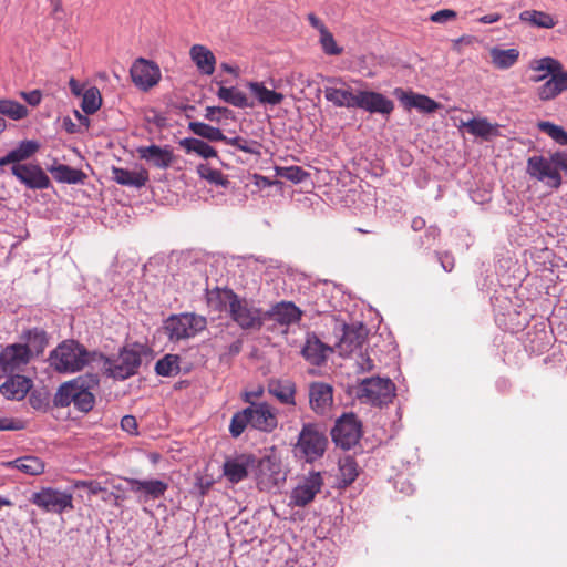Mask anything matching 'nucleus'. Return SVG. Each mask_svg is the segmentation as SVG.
Instances as JSON below:
<instances>
[{"mask_svg": "<svg viewBox=\"0 0 567 567\" xmlns=\"http://www.w3.org/2000/svg\"><path fill=\"white\" fill-rule=\"evenodd\" d=\"M206 326V318L195 313L173 315L164 322L169 340L174 341L193 338L205 330Z\"/></svg>", "mask_w": 567, "mask_h": 567, "instance_id": "nucleus-8", "label": "nucleus"}, {"mask_svg": "<svg viewBox=\"0 0 567 567\" xmlns=\"http://www.w3.org/2000/svg\"><path fill=\"white\" fill-rule=\"evenodd\" d=\"M248 87L261 104L278 105L284 100V94L267 89L261 82H249Z\"/></svg>", "mask_w": 567, "mask_h": 567, "instance_id": "nucleus-39", "label": "nucleus"}, {"mask_svg": "<svg viewBox=\"0 0 567 567\" xmlns=\"http://www.w3.org/2000/svg\"><path fill=\"white\" fill-rule=\"evenodd\" d=\"M121 427L130 434H137V421L133 415H125L121 420Z\"/></svg>", "mask_w": 567, "mask_h": 567, "instance_id": "nucleus-61", "label": "nucleus"}, {"mask_svg": "<svg viewBox=\"0 0 567 567\" xmlns=\"http://www.w3.org/2000/svg\"><path fill=\"white\" fill-rule=\"evenodd\" d=\"M179 357L166 354L155 364V372L161 377H173L179 373Z\"/></svg>", "mask_w": 567, "mask_h": 567, "instance_id": "nucleus-45", "label": "nucleus"}, {"mask_svg": "<svg viewBox=\"0 0 567 567\" xmlns=\"http://www.w3.org/2000/svg\"><path fill=\"white\" fill-rule=\"evenodd\" d=\"M144 352L143 346L133 343L123 347L115 359H111L102 353V359L97 360V365L104 369L113 379L126 380L137 374Z\"/></svg>", "mask_w": 567, "mask_h": 567, "instance_id": "nucleus-6", "label": "nucleus"}, {"mask_svg": "<svg viewBox=\"0 0 567 567\" xmlns=\"http://www.w3.org/2000/svg\"><path fill=\"white\" fill-rule=\"evenodd\" d=\"M320 44L323 52L328 55H339L343 52V49L337 44L333 34L329 30H322Z\"/></svg>", "mask_w": 567, "mask_h": 567, "instance_id": "nucleus-53", "label": "nucleus"}, {"mask_svg": "<svg viewBox=\"0 0 567 567\" xmlns=\"http://www.w3.org/2000/svg\"><path fill=\"white\" fill-rule=\"evenodd\" d=\"M331 85L324 87V97L336 107L353 109L357 103V92L341 78H327Z\"/></svg>", "mask_w": 567, "mask_h": 567, "instance_id": "nucleus-15", "label": "nucleus"}, {"mask_svg": "<svg viewBox=\"0 0 567 567\" xmlns=\"http://www.w3.org/2000/svg\"><path fill=\"white\" fill-rule=\"evenodd\" d=\"M495 386L498 392L507 393L512 388V383H511L509 379H507L505 377H501L496 380Z\"/></svg>", "mask_w": 567, "mask_h": 567, "instance_id": "nucleus-62", "label": "nucleus"}, {"mask_svg": "<svg viewBox=\"0 0 567 567\" xmlns=\"http://www.w3.org/2000/svg\"><path fill=\"white\" fill-rule=\"evenodd\" d=\"M328 439L315 423H305L299 433L293 452L297 457L312 463L322 457L326 452Z\"/></svg>", "mask_w": 567, "mask_h": 567, "instance_id": "nucleus-7", "label": "nucleus"}, {"mask_svg": "<svg viewBox=\"0 0 567 567\" xmlns=\"http://www.w3.org/2000/svg\"><path fill=\"white\" fill-rule=\"evenodd\" d=\"M368 336V330L362 323L344 324L342 336L337 344L341 355H348L360 349Z\"/></svg>", "mask_w": 567, "mask_h": 567, "instance_id": "nucleus-24", "label": "nucleus"}, {"mask_svg": "<svg viewBox=\"0 0 567 567\" xmlns=\"http://www.w3.org/2000/svg\"><path fill=\"white\" fill-rule=\"evenodd\" d=\"M9 378L0 385V393L7 400L21 401L31 391L32 380L21 374H10Z\"/></svg>", "mask_w": 567, "mask_h": 567, "instance_id": "nucleus-26", "label": "nucleus"}, {"mask_svg": "<svg viewBox=\"0 0 567 567\" xmlns=\"http://www.w3.org/2000/svg\"><path fill=\"white\" fill-rule=\"evenodd\" d=\"M230 113V111L227 107L223 106H207L205 118L208 121H220V116L227 117V115Z\"/></svg>", "mask_w": 567, "mask_h": 567, "instance_id": "nucleus-56", "label": "nucleus"}, {"mask_svg": "<svg viewBox=\"0 0 567 567\" xmlns=\"http://www.w3.org/2000/svg\"><path fill=\"white\" fill-rule=\"evenodd\" d=\"M189 55L202 73L207 75L214 73L216 59L214 53L205 45L194 44L189 50Z\"/></svg>", "mask_w": 567, "mask_h": 567, "instance_id": "nucleus-34", "label": "nucleus"}, {"mask_svg": "<svg viewBox=\"0 0 567 567\" xmlns=\"http://www.w3.org/2000/svg\"><path fill=\"white\" fill-rule=\"evenodd\" d=\"M537 127L557 144L567 145V132L561 126L548 121H540L537 123Z\"/></svg>", "mask_w": 567, "mask_h": 567, "instance_id": "nucleus-49", "label": "nucleus"}, {"mask_svg": "<svg viewBox=\"0 0 567 567\" xmlns=\"http://www.w3.org/2000/svg\"><path fill=\"white\" fill-rule=\"evenodd\" d=\"M223 142L227 145L235 146L236 148L251 155H260L261 144L254 140H247L243 136L228 137L225 135Z\"/></svg>", "mask_w": 567, "mask_h": 567, "instance_id": "nucleus-47", "label": "nucleus"}, {"mask_svg": "<svg viewBox=\"0 0 567 567\" xmlns=\"http://www.w3.org/2000/svg\"><path fill=\"white\" fill-rule=\"evenodd\" d=\"M76 487L85 488L92 495H96L105 491L102 484L96 481H80L76 483Z\"/></svg>", "mask_w": 567, "mask_h": 567, "instance_id": "nucleus-60", "label": "nucleus"}, {"mask_svg": "<svg viewBox=\"0 0 567 567\" xmlns=\"http://www.w3.org/2000/svg\"><path fill=\"white\" fill-rule=\"evenodd\" d=\"M11 174L29 189H47L51 181L39 164L24 163L23 165L11 166Z\"/></svg>", "mask_w": 567, "mask_h": 567, "instance_id": "nucleus-13", "label": "nucleus"}, {"mask_svg": "<svg viewBox=\"0 0 567 567\" xmlns=\"http://www.w3.org/2000/svg\"><path fill=\"white\" fill-rule=\"evenodd\" d=\"M136 153L141 159L159 169L168 168L174 162L173 148L169 145L140 146L136 148Z\"/></svg>", "mask_w": 567, "mask_h": 567, "instance_id": "nucleus-23", "label": "nucleus"}, {"mask_svg": "<svg viewBox=\"0 0 567 567\" xmlns=\"http://www.w3.org/2000/svg\"><path fill=\"white\" fill-rule=\"evenodd\" d=\"M50 393L44 388L30 392L29 404L37 411L47 412L50 408Z\"/></svg>", "mask_w": 567, "mask_h": 567, "instance_id": "nucleus-51", "label": "nucleus"}, {"mask_svg": "<svg viewBox=\"0 0 567 567\" xmlns=\"http://www.w3.org/2000/svg\"><path fill=\"white\" fill-rule=\"evenodd\" d=\"M435 256L441 264V267L446 271L451 272L455 267L454 256L447 251L441 252L435 251Z\"/></svg>", "mask_w": 567, "mask_h": 567, "instance_id": "nucleus-57", "label": "nucleus"}, {"mask_svg": "<svg viewBox=\"0 0 567 567\" xmlns=\"http://www.w3.org/2000/svg\"><path fill=\"white\" fill-rule=\"evenodd\" d=\"M374 368V363L372 359L367 355H361V362H359V371L360 372H369Z\"/></svg>", "mask_w": 567, "mask_h": 567, "instance_id": "nucleus-63", "label": "nucleus"}, {"mask_svg": "<svg viewBox=\"0 0 567 567\" xmlns=\"http://www.w3.org/2000/svg\"><path fill=\"white\" fill-rule=\"evenodd\" d=\"M308 21L311 24V27H313L315 29H317L320 32V34L322 33V30L323 31L328 30L326 28V25L323 24V22L317 16H315L313 13H310L308 16Z\"/></svg>", "mask_w": 567, "mask_h": 567, "instance_id": "nucleus-64", "label": "nucleus"}, {"mask_svg": "<svg viewBox=\"0 0 567 567\" xmlns=\"http://www.w3.org/2000/svg\"><path fill=\"white\" fill-rule=\"evenodd\" d=\"M102 353L87 351L84 346L74 340L63 341L50 353V364L61 373L81 371L84 367L96 363Z\"/></svg>", "mask_w": 567, "mask_h": 567, "instance_id": "nucleus-3", "label": "nucleus"}, {"mask_svg": "<svg viewBox=\"0 0 567 567\" xmlns=\"http://www.w3.org/2000/svg\"><path fill=\"white\" fill-rule=\"evenodd\" d=\"M340 480L344 486L352 484L359 475V466L352 456L339 460Z\"/></svg>", "mask_w": 567, "mask_h": 567, "instance_id": "nucleus-44", "label": "nucleus"}, {"mask_svg": "<svg viewBox=\"0 0 567 567\" xmlns=\"http://www.w3.org/2000/svg\"><path fill=\"white\" fill-rule=\"evenodd\" d=\"M133 83L143 91L156 85L161 79V70L157 64L143 58L137 59L131 66Z\"/></svg>", "mask_w": 567, "mask_h": 567, "instance_id": "nucleus-17", "label": "nucleus"}, {"mask_svg": "<svg viewBox=\"0 0 567 567\" xmlns=\"http://www.w3.org/2000/svg\"><path fill=\"white\" fill-rule=\"evenodd\" d=\"M394 395L395 384L389 378H367L360 383L359 398L373 405L388 404Z\"/></svg>", "mask_w": 567, "mask_h": 567, "instance_id": "nucleus-11", "label": "nucleus"}, {"mask_svg": "<svg viewBox=\"0 0 567 567\" xmlns=\"http://www.w3.org/2000/svg\"><path fill=\"white\" fill-rule=\"evenodd\" d=\"M229 318L243 330H260L266 321L265 311L254 300L238 296L233 289H216Z\"/></svg>", "mask_w": 567, "mask_h": 567, "instance_id": "nucleus-2", "label": "nucleus"}, {"mask_svg": "<svg viewBox=\"0 0 567 567\" xmlns=\"http://www.w3.org/2000/svg\"><path fill=\"white\" fill-rule=\"evenodd\" d=\"M179 144L187 153H196L206 159L217 156V152L214 147L198 138L186 137L183 138Z\"/></svg>", "mask_w": 567, "mask_h": 567, "instance_id": "nucleus-40", "label": "nucleus"}, {"mask_svg": "<svg viewBox=\"0 0 567 567\" xmlns=\"http://www.w3.org/2000/svg\"><path fill=\"white\" fill-rule=\"evenodd\" d=\"M323 485L321 474L311 472L290 494V505L303 507L313 501Z\"/></svg>", "mask_w": 567, "mask_h": 567, "instance_id": "nucleus-18", "label": "nucleus"}, {"mask_svg": "<svg viewBox=\"0 0 567 567\" xmlns=\"http://www.w3.org/2000/svg\"><path fill=\"white\" fill-rule=\"evenodd\" d=\"M100 385L97 373H85L73 380L63 382L53 396L55 408H68L71 404L82 413L90 412L95 405L93 391Z\"/></svg>", "mask_w": 567, "mask_h": 567, "instance_id": "nucleus-1", "label": "nucleus"}, {"mask_svg": "<svg viewBox=\"0 0 567 567\" xmlns=\"http://www.w3.org/2000/svg\"><path fill=\"white\" fill-rule=\"evenodd\" d=\"M249 412L250 410L246 408L233 415L229 424V432L233 437H239L246 427L250 425Z\"/></svg>", "mask_w": 567, "mask_h": 567, "instance_id": "nucleus-50", "label": "nucleus"}, {"mask_svg": "<svg viewBox=\"0 0 567 567\" xmlns=\"http://www.w3.org/2000/svg\"><path fill=\"white\" fill-rule=\"evenodd\" d=\"M357 97L355 107L370 113L389 115L394 109L393 101L379 92L357 91Z\"/></svg>", "mask_w": 567, "mask_h": 567, "instance_id": "nucleus-21", "label": "nucleus"}, {"mask_svg": "<svg viewBox=\"0 0 567 567\" xmlns=\"http://www.w3.org/2000/svg\"><path fill=\"white\" fill-rule=\"evenodd\" d=\"M21 340L24 341L22 346L27 347L31 354L33 352L41 353L48 346V334L41 328L24 330L21 334Z\"/></svg>", "mask_w": 567, "mask_h": 567, "instance_id": "nucleus-35", "label": "nucleus"}, {"mask_svg": "<svg viewBox=\"0 0 567 567\" xmlns=\"http://www.w3.org/2000/svg\"><path fill=\"white\" fill-rule=\"evenodd\" d=\"M309 405L317 415H327L333 405V386L315 381L309 384Z\"/></svg>", "mask_w": 567, "mask_h": 567, "instance_id": "nucleus-19", "label": "nucleus"}, {"mask_svg": "<svg viewBox=\"0 0 567 567\" xmlns=\"http://www.w3.org/2000/svg\"><path fill=\"white\" fill-rule=\"evenodd\" d=\"M40 148V143L34 140H23L9 151L7 155L0 157V168L7 165H23L24 161L31 158Z\"/></svg>", "mask_w": 567, "mask_h": 567, "instance_id": "nucleus-27", "label": "nucleus"}, {"mask_svg": "<svg viewBox=\"0 0 567 567\" xmlns=\"http://www.w3.org/2000/svg\"><path fill=\"white\" fill-rule=\"evenodd\" d=\"M48 171L58 183L83 185L87 178V175L82 169L73 168L65 164L51 165L48 167Z\"/></svg>", "mask_w": 567, "mask_h": 567, "instance_id": "nucleus-33", "label": "nucleus"}, {"mask_svg": "<svg viewBox=\"0 0 567 567\" xmlns=\"http://www.w3.org/2000/svg\"><path fill=\"white\" fill-rule=\"evenodd\" d=\"M277 174L295 184L302 183L309 177V173L300 166L278 167Z\"/></svg>", "mask_w": 567, "mask_h": 567, "instance_id": "nucleus-52", "label": "nucleus"}, {"mask_svg": "<svg viewBox=\"0 0 567 567\" xmlns=\"http://www.w3.org/2000/svg\"><path fill=\"white\" fill-rule=\"evenodd\" d=\"M441 230L437 226H429L425 229L424 236L420 237V247L426 246L431 247L433 246L436 240L440 238Z\"/></svg>", "mask_w": 567, "mask_h": 567, "instance_id": "nucleus-54", "label": "nucleus"}, {"mask_svg": "<svg viewBox=\"0 0 567 567\" xmlns=\"http://www.w3.org/2000/svg\"><path fill=\"white\" fill-rule=\"evenodd\" d=\"M256 463L254 455L239 454L224 462L223 474L231 484H237L248 477L249 471L256 467Z\"/></svg>", "mask_w": 567, "mask_h": 567, "instance_id": "nucleus-20", "label": "nucleus"}, {"mask_svg": "<svg viewBox=\"0 0 567 567\" xmlns=\"http://www.w3.org/2000/svg\"><path fill=\"white\" fill-rule=\"evenodd\" d=\"M189 131L195 135L206 138L210 142H223L225 135L220 128L210 126L203 122H190L188 124Z\"/></svg>", "mask_w": 567, "mask_h": 567, "instance_id": "nucleus-43", "label": "nucleus"}, {"mask_svg": "<svg viewBox=\"0 0 567 567\" xmlns=\"http://www.w3.org/2000/svg\"><path fill=\"white\" fill-rule=\"evenodd\" d=\"M10 470H17L30 476H38L44 473L45 463L38 456L24 455L4 463Z\"/></svg>", "mask_w": 567, "mask_h": 567, "instance_id": "nucleus-32", "label": "nucleus"}, {"mask_svg": "<svg viewBox=\"0 0 567 567\" xmlns=\"http://www.w3.org/2000/svg\"><path fill=\"white\" fill-rule=\"evenodd\" d=\"M217 96L219 100L235 107L245 109L254 106V104L248 101L246 94L235 86H220L217 91Z\"/></svg>", "mask_w": 567, "mask_h": 567, "instance_id": "nucleus-38", "label": "nucleus"}, {"mask_svg": "<svg viewBox=\"0 0 567 567\" xmlns=\"http://www.w3.org/2000/svg\"><path fill=\"white\" fill-rule=\"evenodd\" d=\"M519 19L524 22L530 23L532 25L545 29L554 28L556 24L550 14L537 10H525L519 14Z\"/></svg>", "mask_w": 567, "mask_h": 567, "instance_id": "nucleus-42", "label": "nucleus"}, {"mask_svg": "<svg viewBox=\"0 0 567 567\" xmlns=\"http://www.w3.org/2000/svg\"><path fill=\"white\" fill-rule=\"evenodd\" d=\"M20 96L31 106H38L42 101V92L33 90L30 92H20Z\"/></svg>", "mask_w": 567, "mask_h": 567, "instance_id": "nucleus-59", "label": "nucleus"}, {"mask_svg": "<svg viewBox=\"0 0 567 567\" xmlns=\"http://www.w3.org/2000/svg\"><path fill=\"white\" fill-rule=\"evenodd\" d=\"M266 319L274 320L281 326H289L301 319L302 311L290 301H281L265 311Z\"/></svg>", "mask_w": 567, "mask_h": 567, "instance_id": "nucleus-30", "label": "nucleus"}, {"mask_svg": "<svg viewBox=\"0 0 567 567\" xmlns=\"http://www.w3.org/2000/svg\"><path fill=\"white\" fill-rule=\"evenodd\" d=\"M247 409L250 410L249 417L252 429L270 433L277 427V415L268 403H251Z\"/></svg>", "mask_w": 567, "mask_h": 567, "instance_id": "nucleus-22", "label": "nucleus"}, {"mask_svg": "<svg viewBox=\"0 0 567 567\" xmlns=\"http://www.w3.org/2000/svg\"><path fill=\"white\" fill-rule=\"evenodd\" d=\"M560 171H567L565 151L555 152L549 157L534 155L527 159L526 173L553 189H558L563 184Z\"/></svg>", "mask_w": 567, "mask_h": 567, "instance_id": "nucleus-5", "label": "nucleus"}, {"mask_svg": "<svg viewBox=\"0 0 567 567\" xmlns=\"http://www.w3.org/2000/svg\"><path fill=\"white\" fill-rule=\"evenodd\" d=\"M332 349L323 343L315 333H308L301 349L302 357L312 365H322Z\"/></svg>", "mask_w": 567, "mask_h": 567, "instance_id": "nucleus-28", "label": "nucleus"}, {"mask_svg": "<svg viewBox=\"0 0 567 567\" xmlns=\"http://www.w3.org/2000/svg\"><path fill=\"white\" fill-rule=\"evenodd\" d=\"M463 126L470 134L476 137H482L486 141L498 133L497 125H493L487 121V118H472L468 122L463 123Z\"/></svg>", "mask_w": 567, "mask_h": 567, "instance_id": "nucleus-36", "label": "nucleus"}, {"mask_svg": "<svg viewBox=\"0 0 567 567\" xmlns=\"http://www.w3.org/2000/svg\"><path fill=\"white\" fill-rule=\"evenodd\" d=\"M489 54L492 63L501 70L509 69L519 58L517 49H499L495 47L491 49Z\"/></svg>", "mask_w": 567, "mask_h": 567, "instance_id": "nucleus-37", "label": "nucleus"}, {"mask_svg": "<svg viewBox=\"0 0 567 567\" xmlns=\"http://www.w3.org/2000/svg\"><path fill=\"white\" fill-rule=\"evenodd\" d=\"M29 110L23 104L9 99L0 100V115L13 121H20L28 116Z\"/></svg>", "mask_w": 567, "mask_h": 567, "instance_id": "nucleus-41", "label": "nucleus"}, {"mask_svg": "<svg viewBox=\"0 0 567 567\" xmlns=\"http://www.w3.org/2000/svg\"><path fill=\"white\" fill-rule=\"evenodd\" d=\"M197 173L202 178L208 181L210 184L221 186L224 188H227L230 184L229 179L221 173V171L212 168L207 164L198 165Z\"/></svg>", "mask_w": 567, "mask_h": 567, "instance_id": "nucleus-46", "label": "nucleus"}, {"mask_svg": "<svg viewBox=\"0 0 567 567\" xmlns=\"http://www.w3.org/2000/svg\"><path fill=\"white\" fill-rule=\"evenodd\" d=\"M267 391L281 404L296 405L297 385L291 379H270L267 383Z\"/></svg>", "mask_w": 567, "mask_h": 567, "instance_id": "nucleus-29", "label": "nucleus"}, {"mask_svg": "<svg viewBox=\"0 0 567 567\" xmlns=\"http://www.w3.org/2000/svg\"><path fill=\"white\" fill-rule=\"evenodd\" d=\"M24 429V423L21 420L0 416V431H19Z\"/></svg>", "mask_w": 567, "mask_h": 567, "instance_id": "nucleus-58", "label": "nucleus"}, {"mask_svg": "<svg viewBox=\"0 0 567 567\" xmlns=\"http://www.w3.org/2000/svg\"><path fill=\"white\" fill-rule=\"evenodd\" d=\"M30 502L47 513L62 514L73 509V495L53 487L32 493Z\"/></svg>", "mask_w": 567, "mask_h": 567, "instance_id": "nucleus-9", "label": "nucleus"}, {"mask_svg": "<svg viewBox=\"0 0 567 567\" xmlns=\"http://www.w3.org/2000/svg\"><path fill=\"white\" fill-rule=\"evenodd\" d=\"M113 179L122 185L135 188H142L148 182V172L145 168L138 171H128L122 167H112Z\"/></svg>", "mask_w": 567, "mask_h": 567, "instance_id": "nucleus-31", "label": "nucleus"}, {"mask_svg": "<svg viewBox=\"0 0 567 567\" xmlns=\"http://www.w3.org/2000/svg\"><path fill=\"white\" fill-rule=\"evenodd\" d=\"M362 436V424L353 413L340 416L331 430L332 441L343 450L355 446Z\"/></svg>", "mask_w": 567, "mask_h": 567, "instance_id": "nucleus-10", "label": "nucleus"}, {"mask_svg": "<svg viewBox=\"0 0 567 567\" xmlns=\"http://www.w3.org/2000/svg\"><path fill=\"white\" fill-rule=\"evenodd\" d=\"M457 17L456 11L452 9H442L437 12H434L430 16V20L435 23H446L451 20H454Z\"/></svg>", "mask_w": 567, "mask_h": 567, "instance_id": "nucleus-55", "label": "nucleus"}, {"mask_svg": "<svg viewBox=\"0 0 567 567\" xmlns=\"http://www.w3.org/2000/svg\"><path fill=\"white\" fill-rule=\"evenodd\" d=\"M257 485L260 491H271L279 487L286 481V473L280 462L274 457H264L257 463Z\"/></svg>", "mask_w": 567, "mask_h": 567, "instance_id": "nucleus-14", "label": "nucleus"}, {"mask_svg": "<svg viewBox=\"0 0 567 567\" xmlns=\"http://www.w3.org/2000/svg\"><path fill=\"white\" fill-rule=\"evenodd\" d=\"M530 70H546L544 74H535L530 76V81L538 83L547 76L550 78L538 87V97L542 101H549L567 91V71L563 64L550 56L535 59L529 63Z\"/></svg>", "mask_w": 567, "mask_h": 567, "instance_id": "nucleus-4", "label": "nucleus"}, {"mask_svg": "<svg viewBox=\"0 0 567 567\" xmlns=\"http://www.w3.org/2000/svg\"><path fill=\"white\" fill-rule=\"evenodd\" d=\"M101 105L102 97L97 87L91 86L82 94L81 107L85 114H94Z\"/></svg>", "mask_w": 567, "mask_h": 567, "instance_id": "nucleus-48", "label": "nucleus"}, {"mask_svg": "<svg viewBox=\"0 0 567 567\" xmlns=\"http://www.w3.org/2000/svg\"><path fill=\"white\" fill-rule=\"evenodd\" d=\"M394 95L400 100L404 107L416 109L417 111L426 114L434 113L441 106L440 103L426 95L414 93L412 91L406 92L403 89H395Z\"/></svg>", "mask_w": 567, "mask_h": 567, "instance_id": "nucleus-25", "label": "nucleus"}, {"mask_svg": "<svg viewBox=\"0 0 567 567\" xmlns=\"http://www.w3.org/2000/svg\"><path fill=\"white\" fill-rule=\"evenodd\" d=\"M30 359L31 353L22 343L7 346L0 352V378L22 370Z\"/></svg>", "mask_w": 567, "mask_h": 567, "instance_id": "nucleus-12", "label": "nucleus"}, {"mask_svg": "<svg viewBox=\"0 0 567 567\" xmlns=\"http://www.w3.org/2000/svg\"><path fill=\"white\" fill-rule=\"evenodd\" d=\"M124 481L128 484V489L137 495L140 503L155 501L163 497L168 489V484L161 480H137L125 477Z\"/></svg>", "mask_w": 567, "mask_h": 567, "instance_id": "nucleus-16", "label": "nucleus"}]
</instances>
